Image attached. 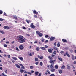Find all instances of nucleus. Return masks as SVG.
<instances>
[{
	"instance_id": "obj_38",
	"label": "nucleus",
	"mask_w": 76,
	"mask_h": 76,
	"mask_svg": "<svg viewBox=\"0 0 76 76\" xmlns=\"http://www.w3.org/2000/svg\"><path fill=\"white\" fill-rule=\"evenodd\" d=\"M74 57L75 56H72V60H75V58H74Z\"/></svg>"
},
{
	"instance_id": "obj_56",
	"label": "nucleus",
	"mask_w": 76,
	"mask_h": 76,
	"mask_svg": "<svg viewBox=\"0 0 76 76\" xmlns=\"http://www.w3.org/2000/svg\"><path fill=\"white\" fill-rule=\"evenodd\" d=\"M38 76H41V73H39Z\"/></svg>"
},
{
	"instance_id": "obj_13",
	"label": "nucleus",
	"mask_w": 76,
	"mask_h": 76,
	"mask_svg": "<svg viewBox=\"0 0 76 76\" xmlns=\"http://www.w3.org/2000/svg\"><path fill=\"white\" fill-rule=\"evenodd\" d=\"M55 69H53V68H51L50 71L52 72H54L55 71Z\"/></svg>"
},
{
	"instance_id": "obj_59",
	"label": "nucleus",
	"mask_w": 76,
	"mask_h": 76,
	"mask_svg": "<svg viewBox=\"0 0 76 76\" xmlns=\"http://www.w3.org/2000/svg\"><path fill=\"white\" fill-rule=\"evenodd\" d=\"M45 47L47 48H48V46H47L46 45H45Z\"/></svg>"
},
{
	"instance_id": "obj_5",
	"label": "nucleus",
	"mask_w": 76,
	"mask_h": 76,
	"mask_svg": "<svg viewBox=\"0 0 76 76\" xmlns=\"http://www.w3.org/2000/svg\"><path fill=\"white\" fill-rule=\"evenodd\" d=\"M19 48L20 50H23V48H24V47H23V46L20 45L19 47Z\"/></svg>"
},
{
	"instance_id": "obj_32",
	"label": "nucleus",
	"mask_w": 76,
	"mask_h": 76,
	"mask_svg": "<svg viewBox=\"0 0 76 76\" xmlns=\"http://www.w3.org/2000/svg\"><path fill=\"white\" fill-rule=\"evenodd\" d=\"M46 72L48 73V74H51V73L49 72V70L48 69L47 70Z\"/></svg>"
},
{
	"instance_id": "obj_31",
	"label": "nucleus",
	"mask_w": 76,
	"mask_h": 76,
	"mask_svg": "<svg viewBox=\"0 0 76 76\" xmlns=\"http://www.w3.org/2000/svg\"><path fill=\"white\" fill-rule=\"evenodd\" d=\"M0 32L1 33V34H4V32L3 31L1 30H0Z\"/></svg>"
},
{
	"instance_id": "obj_37",
	"label": "nucleus",
	"mask_w": 76,
	"mask_h": 76,
	"mask_svg": "<svg viewBox=\"0 0 76 76\" xmlns=\"http://www.w3.org/2000/svg\"><path fill=\"white\" fill-rule=\"evenodd\" d=\"M3 13V11L1 10H0V15H1Z\"/></svg>"
},
{
	"instance_id": "obj_54",
	"label": "nucleus",
	"mask_w": 76,
	"mask_h": 76,
	"mask_svg": "<svg viewBox=\"0 0 76 76\" xmlns=\"http://www.w3.org/2000/svg\"><path fill=\"white\" fill-rule=\"evenodd\" d=\"M24 73L25 74V73H27L28 74V72L26 71H25L24 72Z\"/></svg>"
},
{
	"instance_id": "obj_15",
	"label": "nucleus",
	"mask_w": 76,
	"mask_h": 76,
	"mask_svg": "<svg viewBox=\"0 0 76 76\" xmlns=\"http://www.w3.org/2000/svg\"><path fill=\"white\" fill-rule=\"evenodd\" d=\"M67 69H68V70H70V69H71V68H70V66H69V65H67Z\"/></svg>"
},
{
	"instance_id": "obj_57",
	"label": "nucleus",
	"mask_w": 76,
	"mask_h": 76,
	"mask_svg": "<svg viewBox=\"0 0 76 76\" xmlns=\"http://www.w3.org/2000/svg\"><path fill=\"white\" fill-rule=\"evenodd\" d=\"M22 28L24 29H26V28H25V27H24V26Z\"/></svg>"
},
{
	"instance_id": "obj_9",
	"label": "nucleus",
	"mask_w": 76,
	"mask_h": 76,
	"mask_svg": "<svg viewBox=\"0 0 76 76\" xmlns=\"http://www.w3.org/2000/svg\"><path fill=\"white\" fill-rule=\"evenodd\" d=\"M48 58H49V59H50V61H51V60H53V57H52L51 56H49L48 57Z\"/></svg>"
},
{
	"instance_id": "obj_28",
	"label": "nucleus",
	"mask_w": 76,
	"mask_h": 76,
	"mask_svg": "<svg viewBox=\"0 0 76 76\" xmlns=\"http://www.w3.org/2000/svg\"><path fill=\"white\" fill-rule=\"evenodd\" d=\"M26 21L28 24H29V22H31V21H30V20H26Z\"/></svg>"
},
{
	"instance_id": "obj_62",
	"label": "nucleus",
	"mask_w": 76,
	"mask_h": 76,
	"mask_svg": "<svg viewBox=\"0 0 76 76\" xmlns=\"http://www.w3.org/2000/svg\"><path fill=\"white\" fill-rule=\"evenodd\" d=\"M35 64H36V65H38V62H37Z\"/></svg>"
},
{
	"instance_id": "obj_44",
	"label": "nucleus",
	"mask_w": 76,
	"mask_h": 76,
	"mask_svg": "<svg viewBox=\"0 0 76 76\" xmlns=\"http://www.w3.org/2000/svg\"><path fill=\"white\" fill-rule=\"evenodd\" d=\"M41 41L42 42H44V38H42Z\"/></svg>"
},
{
	"instance_id": "obj_49",
	"label": "nucleus",
	"mask_w": 76,
	"mask_h": 76,
	"mask_svg": "<svg viewBox=\"0 0 76 76\" xmlns=\"http://www.w3.org/2000/svg\"><path fill=\"white\" fill-rule=\"evenodd\" d=\"M4 16H7V15L6 14V13L5 12H4Z\"/></svg>"
},
{
	"instance_id": "obj_10",
	"label": "nucleus",
	"mask_w": 76,
	"mask_h": 76,
	"mask_svg": "<svg viewBox=\"0 0 76 76\" xmlns=\"http://www.w3.org/2000/svg\"><path fill=\"white\" fill-rule=\"evenodd\" d=\"M51 65L50 66V69H53V66H54V64L51 63Z\"/></svg>"
},
{
	"instance_id": "obj_12",
	"label": "nucleus",
	"mask_w": 76,
	"mask_h": 76,
	"mask_svg": "<svg viewBox=\"0 0 76 76\" xmlns=\"http://www.w3.org/2000/svg\"><path fill=\"white\" fill-rule=\"evenodd\" d=\"M15 66L17 68H18V69H20V66L18 65L17 64H15Z\"/></svg>"
},
{
	"instance_id": "obj_7",
	"label": "nucleus",
	"mask_w": 76,
	"mask_h": 76,
	"mask_svg": "<svg viewBox=\"0 0 76 76\" xmlns=\"http://www.w3.org/2000/svg\"><path fill=\"white\" fill-rule=\"evenodd\" d=\"M56 61V60H52L51 61H49L50 63H52L53 64H54V62Z\"/></svg>"
},
{
	"instance_id": "obj_27",
	"label": "nucleus",
	"mask_w": 76,
	"mask_h": 76,
	"mask_svg": "<svg viewBox=\"0 0 76 76\" xmlns=\"http://www.w3.org/2000/svg\"><path fill=\"white\" fill-rule=\"evenodd\" d=\"M12 58H13V59L15 60H17V58H16V57H12Z\"/></svg>"
},
{
	"instance_id": "obj_1",
	"label": "nucleus",
	"mask_w": 76,
	"mask_h": 76,
	"mask_svg": "<svg viewBox=\"0 0 76 76\" xmlns=\"http://www.w3.org/2000/svg\"><path fill=\"white\" fill-rule=\"evenodd\" d=\"M17 39L19 43H23L25 42V38L23 37L22 36L19 35L17 37Z\"/></svg>"
},
{
	"instance_id": "obj_52",
	"label": "nucleus",
	"mask_w": 76,
	"mask_h": 76,
	"mask_svg": "<svg viewBox=\"0 0 76 76\" xmlns=\"http://www.w3.org/2000/svg\"><path fill=\"white\" fill-rule=\"evenodd\" d=\"M16 50L17 51H19V49L17 47H16Z\"/></svg>"
},
{
	"instance_id": "obj_36",
	"label": "nucleus",
	"mask_w": 76,
	"mask_h": 76,
	"mask_svg": "<svg viewBox=\"0 0 76 76\" xmlns=\"http://www.w3.org/2000/svg\"><path fill=\"white\" fill-rule=\"evenodd\" d=\"M30 69H32L34 68V67L32 66H30Z\"/></svg>"
},
{
	"instance_id": "obj_11",
	"label": "nucleus",
	"mask_w": 76,
	"mask_h": 76,
	"mask_svg": "<svg viewBox=\"0 0 76 76\" xmlns=\"http://www.w3.org/2000/svg\"><path fill=\"white\" fill-rule=\"evenodd\" d=\"M20 66H22L21 69H25V66L23 65H22V64H19Z\"/></svg>"
},
{
	"instance_id": "obj_25",
	"label": "nucleus",
	"mask_w": 76,
	"mask_h": 76,
	"mask_svg": "<svg viewBox=\"0 0 76 76\" xmlns=\"http://www.w3.org/2000/svg\"><path fill=\"white\" fill-rule=\"evenodd\" d=\"M39 48L37 47L36 49V51H39Z\"/></svg>"
},
{
	"instance_id": "obj_63",
	"label": "nucleus",
	"mask_w": 76,
	"mask_h": 76,
	"mask_svg": "<svg viewBox=\"0 0 76 76\" xmlns=\"http://www.w3.org/2000/svg\"><path fill=\"white\" fill-rule=\"evenodd\" d=\"M73 64H76V61H74L73 62Z\"/></svg>"
},
{
	"instance_id": "obj_46",
	"label": "nucleus",
	"mask_w": 76,
	"mask_h": 76,
	"mask_svg": "<svg viewBox=\"0 0 76 76\" xmlns=\"http://www.w3.org/2000/svg\"><path fill=\"white\" fill-rule=\"evenodd\" d=\"M57 42H55L54 44V45L55 46H56L57 44H56V43Z\"/></svg>"
},
{
	"instance_id": "obj_34",
	"label": "nucleus",
	"mask_w": 76,
	"mask_h": 76,
	"mask_svg": "<svg viewBox=\"0 0 76 76\" xmlns=\"http://www.w3.org/2000/svg\"><path fill=\"white\" fill-rule=\"evenodd\" d=\"M49 76H55V75H54V74H52L50 75Z\"/></svg>"
},
{
	"instance_id": "obj_2",
	"label": "nucleus",
	"mask_w": 76,
	"mask_h": 76,
	"mask_svg": "<svg viewBox=\"0 0 76 76\" xmlns=\"http://www.w3.org/2000/svg\"><path fill=\"white\" fill-rule=\"evenodd\" d=\"M36 34H37V35H38L39 36V37H42V34L41 33H40V32H39V31H36Z\"/></svg>"
},
{
	"instance_id": "obj_21",
	"label": "nucleus",
	"mask_w": 76,
	"mask_h": 76,
	"mask_svg": "<svg viewBox=\"0 0 76 76\" xmlns=\"http://www.w3.org/2000/svg\"><path fill=\"white\" fill-rule=\"evenodd\" d=\"M55 69H57L58 68V66L57 65H55Z\"/></svg>"
},
{
	"instance_id": "obj_19",
	"label": "nucleus",
	"mask_w": 76,
	"mask_h": 76,
	"mask_svg": "<svg viewBox=\"0 0 76 76\" xmlns=\"http://www.w3.org/2000/svg\"><path fill=\"white\" fill-rule=\"evenodd\" d=\"M33 54H32V53H30V54H29V56H32L33 55H34V52H32Z\"/></svg>"
},
{
	"instance_id": "obj_14",
	"label": "nucleus",
	"mask_w": 76,
	"mask_h": 76,
	"mask_svg": "<svg viewBox=\"0 0 76 76\" xmlns=\"http://www.w3.org/2000/svg\"><path fill=\"white\" fill-rule=\"evenodd\" d=\"M18 58L20 59V60H21V61H23V58H22V57L19 56L18 57Z\"/></svg>"
},
{
	"instance_id": "obj_42",
	"label": "nucleus",
	"mask_w": 76,
	"mask_h": 76,
	"mask_svg": "<svg viewBox=\"0 0 76 76\" xmlns=\"http://www.w3.org/2000/svg\"><path fill=\"white\" fill-rule=\"evenodd\" d=\"M43 58H44V57H43V56H41L40 57V59L41 60H42V59H43Z\"/></svg>"
},
{
	"instance_id": "obj_24",
	"label": "nucleus",
	"mask_w": 76,
	"mask_h": 76,
	"mask_svg": "<svg viewBox=\"0 0 76 76\" xmlns=\"http://www.w3.org/2000/svg\"><path fill=\"white\" fill-rule=\"evenodd\" d=\"M60 46V42H58L57 44V47H59Z\"/></svg>"
},
{
	"instance_id": "obj_40",
	"label": "nucleus",
	"mask_w": 76,
	"mask_h": 76,
	"mask_svg": "<svg viewBox=\"0 0 76 76\" xmlns=\"http://www.w3.org/2000/svg\"><path fill=\"white\" fill-rule=\"evenodd\" d=\"M67 56L68 57H70V55L68 53L67 54Z\"/></svg>"
},
{
	"instance_id": "obj_53",
	"label": "nucleus",
	"mask_w": 76,
	"mask_h": 76,
	"mask_svg": "<svg viewBox=\"0 0 76 76\" xmlns=\"http://www.w3.org/2000/svg\"><path fill=\"white\" fill-rule=\"evenodd\" d=\"M4 47H7V45L6 44H5L4 45Z\"/></svg>"
},
{
	"instance_id": "obj_20",
	"label": "nucleus",
	"mask_w": 76,
	"mask_h": 76,
	"mask_svg": "<svg viewBox=\"0 0 76 76\" xmlns=\"http://www.w3.org/2000/svg\"><path fill=\"white\" fill-rule=\"evenodd\" d=\"M58 59L61 61H63V59L61 58H58Z\"/></svg>"
},
{
	"instance_id": "obj_26",
	"label": "nucleus",
	"mask_w": 76,
	"mask_h": 76,
	"mask_svg": "<svg viewBox=\"0 0 76 76\" xmlns=\"http://www.w3.org/2000/svg\"><path fill=\"white\" fill-rule=\"evenodd\" d=\"M40 49L42 50H45V48L44 47H40Z\"/></svg>"
},
{
	"instance_id": "obj_58",
	"label": "nucleus",
	"mask_w": 76,
	"mask_h": 76,
	"mask_svg": "<svg viewBox=\"0 0 76 76\" xmlns=\"http://www.w3.org/2000/svg\"><path fill=\"white\" fill-rule=\"evenodd\" d=\"M6 44H9V41H7V42H6Z\"/></svg>"
},
{
	"instance_id": "obj_8",
	"label": "nucleus",
	"mask_w": 76,
	"mask_h": 76,
	"mask_svg": "<svg viewBox=\"0 0 76 76\" xmlns=\"http://www.w3.org/2000/svg\"><path fill=\"white\" fill-rule=\"evenodd\" d=\"M55 39V37H52L50 39V41H53V40H54Z\"/></svg>"
},
{
	"instance_id": "obj_33",
	"label": "nucleus",
	"mask_w": 76,
	"mask_h": 76,
	"mask_svg": "<svg viewBox=\"0 0 76 76\" xmlns=\"http://www.w3.org/2000/svg\"><path fill=\"white\" fill-rule=\"evenodd\" d=\"M60 53L61 54H64V51H61Z\"/></svg>"
},
{
	"instance_id": "obj_43",
	"label": "nucleus",
	"mask_w": 76,
	"mask_h": 76,
	"mask_svg": "<svg viewBox=\"0 0 76 76\" xmlns=\"http://www.w3.org/2000/svg\"><path fill=\"white\" fill-rule=\"evenodd\" d=\"M8 58H10V55H8L7 56Z\"/></svg>"
},
{
	"instance_id": "obj_22",
	"label": "nucleus",
	"mask_w": 76,
	"mask_h": 76,
	"mask_svg": "<svg viewBox=\"0 0 76 76\" xmlns=\"http://www.w3.org/2000/svg\"><path fill=\"white\" fill-rule=\"evenodd\" d=\"M35 60L36 61H39L38 58H35Z\"/></svg>"
},
{
	"instance_id": "obj_55",
	"label": "nucleus",
	"mask_w": 76,
	"mask_h": 76,
	"mask_svg": "<svg viewBox=\"0 0 76 76\" xmlns=\"http://www.w3.org/2000/svg\"><path fill=\"white\" fill-rule=\"evenodd\" d=\"M34 71L33 70L31 71V73H34Z\"/></svg>"
},
{
	"instance_id": "obj_35",
	"label": "nucleus",
	"mask_w": 76,
	"mask_h": 76,
	"mask_svg": "<svg viewBox=\"0 0 76 76\" xmlns=\"http://www.w3.org/2000/svg\"><path fill=\"white\" fill-rule=\"evenodd\" d=\"M40 65L41 66H42V65H43V64L42 63V62H41L40 63Z\"/></svg>"
},
{
	"instance_id": "obj_50",
	"label": "nucleus",
	"mask_w": 76,
	"mask_h": 76,
	"mask_svg": "<svg viewBox=\"0 0 76 76\" xmlns=\"http://www.w3.org/2000/svg\"><path fill=\"white\" fill-rule=\"evenodd\" d=\"M54 56H55V55L53 54H52L51 57H54Z\"/></svg>"
},
{
	"instance_id": "obj_48",
	"label": "nucleus",
	"mask_w": 76,
	"mask_h": 76,
	"mask_svg": "<svg viewBox=\"0 0 76 76\" xmlns=\"http://www.w3.org/2000/svg\"><path fill=\"white\" fill-rule=\"evenodd\" d=\"M54 50H58V48L55 47L54 48Z\"/></svg>"
},
{
	"instance_id": "obj_3",
	"label": "nucleus",
	"mask_w": 76,
	"mask_h": 76,
	"mask_svg": "<svg viewBox=\"0 0 76 76\" xmlns=\"http://www.w3.org/2000/svg\"><path fill=\"white\" fill-rule=\"evenodd\" d=\"M53 50L52 48H50L48 49V51L50 53H52V51Z\"/></svg>"
},
{
	"instance_id": "obj_61",
	"label": "nucleus",
	"mask_w": 76,
	"mask_h": 76,
	"mask_svg": "<svg viewBox=\"0 0 76 76\" xmlns=\"http://www.w3.org/2000/svg\"><path fill=\"white\" fill-rule=\"evenodd\" d=\"M34 44H36V43H38V42L37 41H36L34 42Z\"/></svg>"
},
{
	"instance_id": "obj_51",
	"label": "nucleus",
	"mask_w": 76,
	"mask_h": 76,
	"mask_svg": "<svg viewBox=\"0 0 76 76\" xmlns=\"http://www.w3.org/2000/svg\"><path fill=\"white\" fill-rule=\"evenodd\" d=\"M48 35H46L45 36V38H48Z\"/></svg>"
},
{
	"instance_id": "obj_6",
	"label": "nucleus",
	"mask_w": 76,
	"mask_h": 76,
	"mask_svg": "<svg viewBox=\"0 0 76 76\" xmlns=\"http://www.w3.org/2000/svg\"><path fill=\"white\" fill-rule=\"evenodd\" d=\"M4 28L5 29H10V28L8 26H5L4 27Z\"/></svg>"
},
{
	"instance_id": "obj_45",
	"label": "nucleus",
	"mask_w": 76,
	"mask_h": 76,
	"mask_svg": "<svg viewBox=\"0 0 76 76\" xmlns=\"http://www.w3.org/2000/svg\"><path fill=\"white\" fill-rule=\"evenodd\" d=\"M56 53H57V51H55L53 52L54 54H56Z\"/></svg>"
},
{
	"instance_id": "obj_39",
	"label": "nucleus",
	"mask_w": 76,
	"mask_h": 76,
	"mask_svg": "<svg viewBox=\"0 0 76 76\" xmlns=\"http://www.w3.org/2000/svg\"><path fill=\"white\" fill-rule=\"evenodd\" d=\"M65 68V66L64 65H63L61 67V69H64Z\"/></svg>"
},
{
	"instance_id": "obj_60",
	"label": "nucleus",
	"mask_w": 76,
	"mask_h": 76,
	"mask_svg": "<svg viewBox=\"0 0 76 76\" xmlns=\"http://www.w3.org/2000/svg\"><path fill=\"white\" fill-rule=\"evenodd\" d=\"M34 18H37L38 17H37V16L34 15Z\"/></svg>"
},
{
	"instance_id": "obj_4",
	"label": "nucleus",
	"mask_w": 76,
	"mask_h": 76,
	"mask_svg": "<svg viewBox=\"0 0 76 76\" xmlns=\"http://www.w3.org/2000/svg\"><path fill=\"white\" fill-rule=\"evenodd\" d=\"M30 27L31 28H35L36 26H35L34 25V24H33V23H31L30 25Z\"/></svg>"
},
{
	"instance_id": "obj_30",
	"label": "nucleus",
	"mask_w": 76,
	"mask_h": 76,
	"mask_svg": "<svg viewBox=\"0 0 76 76\" xmlns=\"http://www.w3.org/2000/svg\"><path fill=\"white\" fill-rule=\"evenodd\" d=\"M13 17H14V18H15V19H18V17L16 15L14 16Z\"/></svg>"
},
{
	"instance_id": "obj_18",
	"label": "nucleus",
	"mask_w": 76,
	"mask_h": 76,
	"mask_svg": "<svg viewBox=\"0 0 76 76\" xmlns=\"http://www.w3.org/2000/svg\"><path fill=\"white\" fill-rule=\"evenodd\" d=\"M62 41L63 42H67V41L64 39H62Z\"/></svg>"
},
{
	"instance_id": "obj_23",
	"label": "nucleus",
	"mask_w": 76,
	"mask_h": 76,
	"mask_svg": "<svg viewBox=\"0 0 76 76\" xmlns=\"http://www.w3.org/2000/svg\"><path fill=\"white\" fill-rule=\"evenodd\" d=\"M59 72L60 74L62 73H63V71L61 70H59Z\"/></svg>"
},
{
	"instance_id": "obj_17",
	"label": "nucleus",
	"mask_w": 76,
	"mask_h": 76,
	"mask_svg": "<svg viewBox=\"0 0 76 76\" xmlns=\"http://www.w3.org/2000/svg\"><path fill=\"white\" fill-rule=\"evenodd\" d=\"M39 73V72L38 71H37L35 72V75L36 76H38V74Z\"/></svg>"
},
{
	"instance_id": "obj_47",
	"label": "nucleus",
	"mask_w": 76,
	"mask_h": 76,
	"mask_svg": "<svg viewBox=\"0 0 76 76\" xmlns=\"http://www.w3.org/2000/svg\"><path fill=\"white\" fill-rule=\"evenodd\" d=\"M3 20H4V19H2L1 18H0V21H3Z\"/></svg>"
},
{
	"instance_id": "obj_41",
	"label": "nucleus",
	"mask_w": 76,
	"mask_h": 76,
	"mask_svg": "<svg viewBox=\"0 0 76 76\" xmlns=\"http://www.w3.org/2000/svg\"><path fill=\"white\" fill-rule=\"evenodd\" d=\"M2 75H3V76H7V75H5L4 73H3L2 74Z\"/></svg>"
},
{
	"instance_id": "obj_16",
	"label": "nucleus",
	"mask_w": 76,
	"mask_h": 76,
	"mask_svg": "<svg viewBox=\"0 0 76 76\" xmlns=\"http://www.w3.org/2000/svg\"><path fill=\"white\" fill-rule=\"evenodd\" d=\"M33 13H34V14H35V15H37L38 13V12H36V11L35 10L33 11Z\"/></svg>"
},
{
	"instance_id": "obj_29",
	"label": "nucleus",
	"mask_w": 76,
	"mask_h": 76,
	"mask_svg": "<svg viewBox=\"0 0 76 76\" xmlns=\"http://www.w3.org/2000/svg\"><path fill=\"white\" fill-rule=\"evenodd\" d=\"M24 70H22V69H20V73H23V72H24Z\"/></svg>"
},
{
	"instance_id": "obj_64",
	"label": "nucleus",
	"mask_w": 76,
	"mask_h": 76,
	"mask_svg": "<svg viewBox=\"0 0 76 76\" xmlns=\"http://www.w3.org/2000/svg\"><path fill=\"white\" fill-rule=\"evenodd\" d=\"M48 42V40H46L45 41V43H47V42Z\"/></svg>"
}]
</instances>
